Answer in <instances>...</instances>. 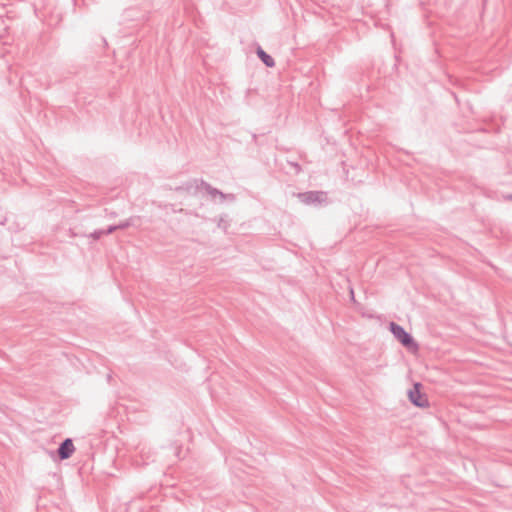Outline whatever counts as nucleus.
Returning a JSON list of instances; mask_svg holds the SVG:
<instances>
[{
  "label": "nucleus",
  "instance_id": "1",
  "mask_svg": "<svg viewBox=\"0 0 512 512\" xmlns=\"http://www.w3.org/2000/svg\"><path fill=\"white\" fill-rule=\"evenodd\" d=\"M390 331L394 335V337L406 348L416 347L413 337L405 331V329L396 324L395 322L390 323Z\"/></svg>",
  "mask_w": 512,
  "mask_h": 512
},
{
  "label": "nucleus",
  "instance_id": "2",
  "mask_svg": "<svg viewBox=\"0 0 512 512\" xmlns=\"http://www.w3.org/2000/svg\"><path fill=\"white\" fill-rule=\"evenodd\" d=\"M298 199L306 205L322 204L326 201V193L323 191H307L297 194Z\"/></svg>",
  "mask_w": 512,
  "mask_h": 512
},
{
  "label": "nucleus",
  "instance_id": "3",
  "mask_svg": "<svg viewBox=\"0 0 512 512\" xmlns=\"http://www.w3.org/2000/svg\"><path fill=\"white\" fill-rule=\"evenodd\" d=\"M200 189H204L206 193L212 198L219 197L221 202H224L226 200L234 201L235 195L234 194H225L219 189L211 186L208 182L204 181L203 179H200L199 181Z\"/></svg>",
  "mask_w": 512,
  "mask_h": 512
},
{
  "label": "nucleus",
  "instance_id": "4",
  "mask_svg": "<svg viewBox=\"0 0 512 512\" xmlns=\"http://www.w3.org/2000/svg\"><path fill=\"white\" fill-rule=\"evenodd\" d=\"M421 384H414L413 388L409 390L408 397L412 404L417 407L424 408L428 407V399L426 395L422 394L420 391Z\"/></svg>",
  "mask_w": 512,
  "mask_h": 512
},
{
  "label": "nucleus",
  "instance_id": "5",
  "mask_svg": "<svg viewBox=\"0 0 512 512\" xmlns=\"http://www.w3.org/2000/svg\"><path fill=\"white\" fill-rule=\"evenodd\" d=\"M75 447L72 439L66 438L58 447L57 453L61 460H66L72 456Z\"/></svg>",
  "mask_w": 512,
  "mask_h": 512
},
{
  "label": "nucleus",
  "instance_id": "6",
  "mask_svg": "<svg viewBox=\"0 0 512 512\" xmlns=\"http://www.w3.org/2000/svg\"><path fill=\"white\" fill-rule=\"evenodd\" d=\"M199 181L200 179H194L192 181L186 182L180 186L175 187L174 190L176 192L190 193L193 188H195L196 190L200 189Z\"/></svg>",
  "mask_w": 512,
  "mask_h": 512
},
{
  "label": "nucleus",
  "instance_id": "7",
  "mask_svg": "<svg viewBox=\"0 0 512 512\" xmlns=\"http://www.w3.org/2000/svg\"><path fill=\"white\" fill-rule=\"evenodd\" d=\"M257 56L261 59V61L269 68H272L275 66L274 59L267 54L260 46L257 48Z\"/></svg>",
  "mask_w": 512,
  "mask_h": 512
},
{
  "label": "nucleus",
  "instance_id": "8",
  "mask_svg": "<svg viewBox=\"0 0 512 512\" xmlns=\"http://www.w3.org/2000/svg\"><path fill=\"white\" fill-rule=\"evenodd\" d=\"M103 235H105L104 230L99 229L95 230L93 233L90 234V237H92L94 240L100 239Z\"/></svg>",
  "mask_w": 512,
  "mask_h": 512
},
{
  "label": "nucleus",
  "instance_id": "9",
  "mask_svg": "<svg viewBox=\"0 0 512 512\" xmlns=\"http://www.w3.org/2000/svg\"><path fill=\"white\" fill-rule=\"evenodd\" d=\"M132 225V219H128V220H125V221H122L120 222L117 227L118 229H126L128 228L129 226Z\"/></svg>",
  "mask_w": 512,
  "mask_h": 512
},
{
  "label": "nucleus",
  "instance_id": "10",
  "mask_svg": "<svg viewBox=\"0 0 512 512\" xmlns=\"http://www.w3.org/2000/svg\"><path fill=\"white\" fill-rule=\"evenodd\" d=\"M118 230L117 225H111L106 230H104L105 235L112 234L114 231Z\"/></svg>",
  "mask_w": 512,
  "mask_h": 512
},
{
  "label": "nucleus",
  "instance_id": "11",
  "mask_svg": "<svg viewBox=\"0 0 512 512\" xmlns=\"http://www.w3.org/2000/svg\"><path fill=\"white\" fill-rule=\"evenodd\" d=\"M508 198L512 200V194H511V195H509V196H508Z\"/></svg>",
  "mask_w": 512,
  "mask_h": 512
}]
</instances>
